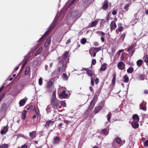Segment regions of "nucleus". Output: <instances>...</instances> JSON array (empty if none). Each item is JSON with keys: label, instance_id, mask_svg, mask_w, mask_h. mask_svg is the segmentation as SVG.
I'll use <instances>...</instances> for the list:
<instances>
[{"label": "nucleus", "instance_id": "1", "mask_svg": "<svg viewBox=\"0 0 148 148\" xmlns=\"http://www.w3.org/2000/svg\"><path fill=\"white\" fill-rule=\"evenodd\" d=\"M50 103L54 109L58 110L62 108L61 101L57 99H51Z\"/></svg>", "mask_w": 148, "mask_h": 148}, {"label": "nucleus", "instance_id": "2", "mask_svg": "<svg viewBox=\"0 0 148 148\" xmlns=\"http://www.w3.org/2000/svg\"><path fill=\"white\" fill-rule=\"evenodd\" d=\"M54 121H52L51 120L47 121L44 126L47 129H49L54 125Z\"/></svg>", "mask_w": 148, "mask_h": 148}, {"label": "nucleus", "instance_id": "3", "mask_svg": "<svg viewBox=\"0 0 148 148\" xmlns=\"http://www.w3.org/2000/svg\"><path fill=\"white\" fill-rule=\"evenodd\" d=\"M60 141V137L59 136H57L53 138L52 142L53 144L54 145H58L59 144Z\"/></svg>", "mask_w": 148, "mask_h": 148}, {"label": "nucleus", "instance_id": "4", "mask_svg": "<svg viewBox=\"0 0 148 148\" xmlns=\"http://www.w3.org/2000/svg\"><path fill=\"white\" fill-rule=\"evenodd\" d=\"M117 66L118 69L121 70H123L125 68V64L122 61L118 62L117 64Z\"/></svg>", "mask_w": 148, "mask_h": 148}, {"label": "nucleus", "instance_id": "5", "mask_svg": "<svg viewBox=\"0 0 148 148\" xmlns=\"http://www.w3.org/2000/svg\"><path fill=\"white\" fill-rule=\"evenodd\" d=\"M97 34H99L101 36V39L102 42H103L105 41V38L103 36L105 35V33L104 32L101 31H98L96 32Z\"/></svg>", "mask_w": 148, "mask_h": 148}, {"label": "nucleus", "instance_id": "6", "mask_svg": "<svg viewBox=\"0 0 148 148\" xmlns=\"http://www.w3.org/2000/svg\"><path fill=\"white\" fill-rule=\"evenodd\" d=\"M68 96V94L66 93L65 91L64 90L59 95V97L60 99H65Z\"/></svg>", "mask_w": 148, "mask_h": 148}, {"label": "nucleus", "instance_id": "7", "mask_svg": "<svg viewBox=\"0 0 148 148\" xmlns=\"http://www.w3.org/2000/svg\"><path fill=\"white\" fill-rule=\"evenodd\" d=\"M103 107V104L102 103L100 105L95 107L94 111L95 114L97 113L99 111H100L102 108Z\"/></svg>", "mask_w": 148, "mask_h": 148}, {"label": "nucleus", "instance_id": "8", "mask_svg": "<svg viewBox=\"0 0 148 148\" xmlns=\"http://www.w3.org/2000/svg\"><path fill=\"white\" fill-rule=\"evenodd\" d=\"M95 103H95L91 101L90 104L87 110V112H89L93 108V107L95 106Z\"/></svg>", "mask_w": 148, "mask_h": 148}, {"label": "nucleus", "instance_id": "9", "mask_svg": "<svg viewBox=\"0 0 148 148\" xmlns=\"http://www.w3.org/2000/svg\"><path fill=\"white\" fill-rule=\"evenodd\" d=\"M110 26V30L112 31V30L114 29L116 27L115 22L114 21H112L111 22Z\"/></svg>", "mask_w": 148, "mask_h": 148}, {"label": "nucleus", "instance_id": "10", "mask_svg": "<svg viewBox=\"0 0 148 148\" xmlns=\"http://www.w3.org/2000/svg\"><path fill=\"white\" fill-rule=\"evenodd\" d=\"M134 121H132L131 122V124L132 125V127L135 129L137 128L139 126V124L138 123Z\"/></svg>", "mask_w": 148, "mask_h": 148}, {"label": "nucleus", "instance_id": "11", "mask_svg": "<svg viewBox=\"0 0 148 148\" xmlns=\"http://www.w3.org/2000/svg\"><path fill=\"white\" fill-rule=\"evenodd\" d=\"M36 131H33L29 133V136L32 139L35 138L36 136Z\"/></svg>", "mask_w": 148, "mask_h": 148}, {"label": "nucleus", "instance_id": "12", "mask_svg": "<svg viewBox=\"0 0 148 148\" xmlns=\"http://www.w3.org/2000/svg\"><path fill=\"white\" fill-rule=\"evenodd\" d=\"M8 130V126L7 125L4 127L3 130L1 131V134L2 135L5 134Z\"/></svg>", "mask_w": 148, "mask_h": 148}, {"label": "nucleus", "instance_id": "13", "mask_svg": "<svg viewBox=\"0 0 148 148\" xmlns=\"http://www.w3.org/2000/svg\"><path fill=\"white\" fill-rule=\"evenodd\" d=\"M108 7V2L105 1L104 2V3L103 5L102 8L104 10H107Z\"/></svg>", "mask_w": 148, "mask_h": 148}, {"label": "nucleus", "instance_id": "14", "mask_svg": "<svg viewBox=\"0 0 148 148\" xmlns=\"http://www.w3.org/2000/svg\"><path fill=\"white\" fill-rule=\"evenodd\" d=\"M133 120L136 122H138L139 121V117L137 114H134L132 116Z\"/></svg>", "mask_w": 148, "mask_h": 148}, {"label": "nucleus", "instance_id": "15", "mask_svg": "<svg viewBox=\"0 0 148 148\" xmlns=\"http://www.w3.org/2000/svg\"><path fill=\"white\" fill-rule=\"evenodd\" d=\"M93 1L92 0H83V3L84 4H86L88 7L89 5L92 3Z\"/></svg>", "mask_w": 148, "mask_h": 148}, {"label": "nucleus", "instance_id": "16", "mask_svg": "<svg viewBox=\"0 0 148 148\" xmlns=\"http://www.w3.org/2000/svg\"><path fill=\"white\" fill-rule=\"evenodd\" d=\"M27 111L26 110H24L23 111L21 115V118L23 120H25L26 118V114Z\"/></svg>", "mask_w": 148, "mask_h": 148}, {"label": "nucleus", "instance_id": "17", "mask_svg": "<svg viewBox=\"0 0 148 148\" xmlns=\"http://www.w3.org/2000/svg\"><path fill=\"white\" fill-rule=\"evenodd\" d=\"M26 101V100L24 99L21 100L19 102V104L20 107L24 106Z\"/></svg>", "mask_w": 148, "mask_h": 148}, {"label": "nucleus", "instance_id": "18", "mask_svg": "<svg viewBox=\"0 0 148 148\" xmlns=\"http://www.w3.org/2000/svg\"><path fill=\"white\" fill-rule=\"evenodd\" d=\"M51 37L49 36L47 39L45 43V45L47 47L50 43L51 41Z\"/></svg>", "mask_w": 148, "mask_h": 148}, {"label": "nucleus", "instance_id": "19", "mask_svg": "<svg viewBox=\"0 0 148 148\" xmlns=\"http://www.w3.org/2000/svg\"><path fill=\"white\" fill-rule=\"evenodd\" d=\"M116 74H114L113 75V77L112 82V85L114 86H115V81L116 79Z\"/></svg>", "mask_w": 148, "mask_h": 148}, {"label": "nucleus", "instance_id": "20", "mask_svg": "<svg viewBox=\"0 0 148 148\" xmlns=\"http://www.w3.org/2000/svg\"><path fill=\"white\" fill-rule=\"evenodd\" d=\"M98 23V21H94L92 22L91 24H89V27H93L96 25Z\"/></svg>", "mask_w": 148, "mask_h": 148}, {"label": "nucleus", "instance_id": "21", "mask_svg": "<svg viewBox=\"0 0 148 148\" xmlns=\"http://www.w3.org/2000/svg\"><path fill=\"white\" fill-rule=\"evenodd\" d=\"M108 132L106 128L103 129L101 131V134L105 135H107L108 134Z\"/></svg>", "mask_w": 148, "mask_h": 148}, {"label": "nucleus", "instance_id": "22", "mask_svg": "<svg viewBox=\"0 0 148 148\" xmlns=\"http://www.w3.org/2000/svg\"><path fill=\"white\" fill-rule=\"evenodd\" d=\"M69 53L68 51H66L65 53L62 55V57L64 60H66L67 58Z\"/></svg>", "mask_w": 148, "mask_h": 148}, {"label": "nucleus", "instance_id": "23", "mask_svg": "<svg viewBox=\"0 0 148 148\" xmlns=\"http://www.w3.org/2000/svg\"><path fill=\"white\" fill-rule=\"evenodd\" d=\"M143 60L146 63V64L148 65V56L147 55L144 56Z\"/></svg>", "mask_w": 148, "mask_h": 148}, {"label": "nucleus", "instance_id": "24", "mask_svg": "<svg viewBox=\"0 0 148 148\" xmlns=\"http://www.w3.org/2000/svg\"><path fill=\"white\" fill-rule=\"evenodd\" d=\"M124 82L125 83H128L129 81V78L128 75L125 74L123 77Z\"/></svg>", "mask_w": 148, "mask_h": 148}, {"label": "nucleus", "instance_id": "25", "mask_svg": "<svg viewBox=\"0 0 148 148\" xmlns=\"http://www.w3.org/2000/svg\"><path fill=\"white\" fill-rule=\"evenodd\" d=\"M140 109L142 110H143L145 111L146 110V106L145 104H143V103H141L140 106Z\"/></svg>", "mask_w": 148, "mask_h": 148}, {"label": "nucleus", "instance_id": "26", "mask_svg": "<svg viewBox=\"0 0 148 148\" xmlns=\"http://www.w3.org/2000/svg\"><path fill=\"white\" fill-rule=\"evenodd\" d=\"M134 71V69L133 67H130L127 70V72L128 73H132Z\"/></svg>", "mask_w": 148, "mask_h": 148}, {"label": "nucleus", "instance_id": "27", "mask_svg": "<svg viewBox=\"0 0 148 148\" xmlns=\"http://www.w3.org/2000/svg\"><path fill=\"white\" fill-rule=\"evenodd\" d=\"M106 65V64H103L102 66V67L100 68V70L103 71H105L107 68Z\"/></svg>", "mask_w": 148, "mask_h": 148}, {"label": "nucleus", "instance_id": "28", "mask_svg": "<svg viewBox=\"0 0 148 148\" xmlns=\"http://www.w3.org/2000/svg\"><path fill=\"white\" fill-rule=\"evenodd\" d=\"M143 63V61L141 60H139L136 62L137 65L139 66H140L142 65Z\"/></svg>", "mask_w": 148, "mask_h": 148}, {"label": "nucleus", "instance_id": "29", "mask_svg": "<svg viewBox=\"0 0 148 148\" xmlns=\"http://www.w3.org/2000/svg\"><path fill=\"white\" fill-rule=\"evenodd\" d=\"M53 85V83L52 81H50L48 82L47 85V88H50Z\"/></svg>", "mask_w": 148, "mask_h": 148}, {"label": "nucleus", "instance_id": "30", "mask_svg": "<svg viewBox=\"0 0 148 148\" xmlns=\"http://www.w3.org/2000/svg\"><path fill=\"white\" fill-rule=\"evenodd\" d=\"M42 48H40L39 49H38L36 52L35 55V56H37L38 54H40L41 52H42Z\"/></svg>", "mask_w": 148, "mask_h": 148}, {"label": "nucleus", "instance_id": "31", "mask_svg": "<svg viewBox=\"0 0 148 148\" xmlns=\"http://www.w3.org/2000/svg\"><path fill=\"white\" fill-rule=\"evenodd\" d=\"M30 70V68L29 66H27L26 69L25 71V75H27Z\"/></svg>", "mask_w": 148, "mask_h": 148}, {"label": "nucleus", "instance_id": "32", "mask_svg": "<svg viewBox=\"0 0 148 148\" xmlns=\"http://www.w3.org/2000/svg\"><path fill=\"white\" fill-rule=\"evenodd\" d=\"M87 73L88 75L90 77H92L93 75L92 72L90 70H87Z\"/></svg>", "mask_w": 148, "mask_h": 148}, {"label": "nucleus", "instance_id": "33", "mask_svg": "<svg viewBox=\"0 0 148 148\" xmlns=\"http://www.w3.org/2000/svg\"><path fill=\"white\" fill-rule=\"evenodd\" d=\"M92 48L93 50L97 52H98L101 50V48L100 47H93Z\"/></svg>", "mask_w": 148, "mask_h": 148}, {"label": "nucleus", "instance_id": "34", "mask_svg": "<svg viewBox=\"0 0 148 148\" xmlns=\"http://www.w3.org/2000/svg\"><path fill=\"white\" fill-rule=\"evenodd\" d=\"M97 98L98 96L97 95H95L91 101L93 102L96 103Z\"/></svg>", "mask_w": 148, "mask_h": 148}, {"label": "nucleus", "instance_id": "35", "mask_svg": "<svg viewBox=\"0 0 148 148\" xmlns=\"http://www.w3.org/2000/svg\"><path fill=\"white\" fill-rule=\"evenodd\" d=\"M8 145L6 144L0 145V148H8Z\"/></svg>", "mask_w": 148, "mask_h": 148}, {"label": "nucleus", "instance_id": "36", "mask_svg": "<svg viewBox=\"0 0 148 148\" xmlns=\"http://www.w3.org/2000/svg\"><path fill=\"white\" fill-rule=\"evenodd\" d=\"M130 5L129 3H127L125 5L124 9L126 11H127L129 10V7Z\"/></svg>", "mask_w": 148, "mask_h": 148}, {"label": "nucleus", "instance_id": "37", "mask_svg": "<svg viewBox=\"0 0 148 148\" xmlns=\"http://www.w3.org/2000/svg\"><path fill=\"white\" fill-rule=\"evenodd\" d=\"M33 111L35 112L37 116V118H38L39 116L38 112L37 111V109L35 106L33 108Z\"/></svg>", "mask_w": 148, "mask_h": 148}, {"label": "nucleus", "instance_id": "38", "mask_svg": "<svg viewBox=\"0 0 148 148\" xmlns=\"http://www.w3.org/2000/svg\"><path fill=\"white\" fill-rule=\"evenodd\" d=\"M116 142L119 144H121V140L119 138H117L116 140Z\"/></svg>", "mask_w": 148, "mask_h": 148}, {"label": "nucleus", "instance_id": "39", "mask_svg": "<svg viewBox=\"0 0 148 148\" xmlns=\"http://www.w3.org/2000/svg\"><path fill=\"white\" fill-rule=\"evenodd\" d=\"M111 113L109 112L107 116V118L108 120V121H110V119L111 117Z\"/></svg>", "mask_w": 148, "mask_h": 148}, {"label": "nucleus", "instance_id": "40", "mask_svg": "<svg viewBox=\"0 0 148 148\" xmlns=\"http://www.w3.org/2000/svg\"><path fill=\"white\" fill-rule=\"evenodd\" d=\"M63 78L65 80H67L68 79V77L66 74L64 73L63 74Z\"/></svg>", "mask_w": 148, "mask_h": 148}, {"label": "nucleus", "instance_id": "41", "mask_svg": "<svg viewBox=\"0 0 148 148\" xmlns=\"http://www.w3.org/2000/svg\"><path fill=\"white\" fill-rule=\"evenodd\" d=\"M126 33H123V34L121 36V39L122 40V41H123L124 39V38L126 36Z\"/></svg>", "mask_w": 148, "mask_h": 148}, {"label": "nucleus", "instance_id": "42", "mask_svg": "<svg viewBox=\"0 0 148 148\" xmlns=\"http://www.w3.org/2000/svg\"><path fill=\"white\" fill-rule=\"evenodd\" d=\"M81 43L82 44H84L86 42V40L85 38H83L81 40Z\"/></svg>", "mask_w": 148, "mask_h": 148}, {"label": "nucleus", "instance_id": "43", "mask_svg": "<svg viewBox=\"0 0 148 148\" xmlns=\"http://www.w3.org/2000/svg\"><path fill=\"white\" fill-rule=\"evenodd\" d=\"M33 109V107L31 106L27 109V110L30 112H31Z\"/></svg>", "mask_w": 148, "mask_h": 148}, {"label": "nucleus", "instance_id": "44", "mask_svg": "<svg viewBox=\"0 0 148 148\" xmlns=\"http://www.w3.org/2000/svg\"><path fill=\"white\" fill-rule=\"evenodd\" d=\"M57 99L56 97V93L55 91H53L52 94V97L51 99Z\"/></svg>", "mask_w": 148, "mask_h": 148}, {"label": "nucleus", "instance_id": "45", "mask_svg": "<svg viewBox=\"0 0 148 148\" xmlns=\"http://www.w3.org/2000/svg\"><path fill=\"white\" fill-rule=\"evenodd\" d=\"M123 27L122 26H119L118 28V29L119 32H121L123 30Z\"/></svg>", "mask_w": 148, "mask_h": 148}, {"label": "nucleus", "instance_id": "46", "mask_svg": "<svg viewBox=\"0 0 148 148\" xmlns=\"http://www.w3.org/2000/svg\"><path fill=\"white\" fill-rule=\"evenodd\" d=\"M110 17V12L108 13L106 18V20L108 21L109 20Z\"/></svg>", "mask_w": 148, "mask_h": 148}, {"label": "nucleus", "instance_id": "47", "mask_svg": "<svg viewBox=\"0 0 148 148\" xmlns=\"http://www.w3.org/2000/svg\"><path fill=\"white\" fill-rule=\"evenodd\" d=\"M138 77L140 80H143L144 79V77L141 74H140L138 76Z\"/></svg>", "mask_w": 148, "mask_h": 148}, {"label": "nucleus", "instance_id": "48", "mask_svg": "<svg viewBox=\"0 0 148 148\" xmlns=\"http://www.w3.org/2000/svg\"><path fill=\"white\" fill-rule=\"evenodd\" d=\"M134 47V46L133 45H131L128 48L127 51H129L130 50L132 49H133Z\"/></svg>", "mask_w": 148, "mask_h": 148}, {"label": "nucleus", "instance_id": "49", "mask_svg": "<svg viewBox=\"0 0 148 148\" xmlns=\"http://www.w3.org/2000/svg\"><path fill=\"white\" fill-rule=\"evenodd\" d=\"M93 79H94L93 77H91V85L92 86H94V82Z\"/></svg>", "mask_w": 148, "mask_h": 148}, {"label": "nucleus", "instance_id": "50", "mask_svg": "<svg viewBox=\"0 0 148 148\" xmlns=\"http://www.w3.org/2000/svg\"><path fill=\"white\" fill-rule=\"evenodd\" d=\"M61 106L65 107L66 106V103L64 101H61Z\"/></svg>", "mask_w": 148, "mask_h": 148}, {"label": "nucleus", "instance_id": "51", "mask_svg": "<svg viewBox=\"0 0 148 148\" xmlns=\"http://www.w3.org/2000/svg\"><path fill=\"white\" fill-rule=\"evenodd\" d=\"M5 95V93H3L0 96V102L2 101L3 98L4 97Z\"/></svg>", "mask_w": 148, "mask_h": 148}, {"label": "nucleus", "instance_id": "52", "mask_svg": "<svg viewBox=\"0 0 148 148\" xmlns=\"http://www.w3.org/2000/svg\"><path fill=\"white\" fill-rule=\"evenodd\" d=\"M124 54L123 53L122 54L121 56L120 57V59L121 61H123L124 58Z\"/></svg>", "mask_w": 148, "mask_h": 148}, {"label": "nucleus", "instance_id": "53", "mask_svg": "<svg viewBox=\"0 0 148 148\" xmlns=\"http://www.w3.org/2000/svg\"><path fill=\"white\" fill-rule=\"evenodd\" d=\"M28 147V145L27 143L24 144V145H22L21 148H27Z\"/></svg>", "mask_w": 148, "mask_h": 148}, {"label": "nucleus", "instance_id": "54", "mask_svg": "<svg viewBox=\"0 0 148 148\" xmlns=\"http://www.w3.org/2000/svg\"><path fill=\"white\" fill-rule=\"evenodd\" d=\"M144 145L145 147L148 146V140H147L144 142Z\"/></svg>", "mask_w": 148, "mask_h": 148}, {"label": "nucleus", "instance_id": "55", "mask_svg": "<svg viewBox=\"0 0 148 148\" xmlns=\"http://www.w3.org/2000/svg\"><path fill=\"white\" fill-rule=\"evenodd\" d=\"M42 84V79L41 78H40L39 79V85L41 86Z\"/></svg>", "mask_w": 148, "mask_h": 148}, {"label": "nucleus", "instance_id": "56", "mask_svg": "<svg viewBox=\"0 0 148 148\" xmlns=\"http://www.w3.org/2000/svg\"><path fill=\"white\" fill-rule=\"evenodd\" d=\"M117 12L116 10H113L112 12V14L113 15H115L117 14Z\"/></svg>", "mask_w": 148, "mask_h": 148}, {"label": "nucleus", "instance_id": "57", "mask_svg": "<svg viewBox=\"0 0 148 148\" xmlns=\"http://www.w3.org/2000/svg\"><path fill=\"white\" fill-rule=\"evenodd\" d=\"M96 63V61L95 59H93L92 60V64L93 65H95Z\"/></svg>", "mask_w": 148, "mask_h": 148}, {"label": "nucleus", "instance_id": "58", "mask_svg": "<svg viewBox=\"0 0 148 148\" xmlns=\"http://www.w3.org/2000/svg\"><path fill=\"white\" fill-rule=\"evenodd\" d=\"M95 83L96 84H97L99 82V79L98 78H96L95 80Z\"/></svg>", "mask_w": 148, "mask_h": 148}, {"label": "nucleus", "instance_id": "59", "mask_svg": "<svg viewBox=\"0 0 148 148\" xmlns=\"http://www.w3.org/2000/svg\"><path fill=\"white\" fill-rule=\"evenodd\" d=\"M49 30H48L46 32L45 34L43 35V36L45 37L46 35H47L48 34Z\"/></svg>", "mask_w": 148, "mask_h": 148}, {"label": "nucleus", "instance_id": "60", "mask_svg": "<svg viewBox=\"0 0 148 148\" xmlns=\"http://www.w3.org/2000/svg\"><path fill=\"white\" fill-rule=\"evenodd\" d=\"M75 0H72L71 2L70 3V5L71 6V5L72 4L74 3L75 2Z\"/></svg>", "mask_w": 148, "mask_h": 148}, {"label": "nucleus", "instance_id": "61", "mask_svg": "<svg viewBox=\"0 0 148 148\" xmlns=\"http://www.w3.org/2000/svg\"><path fill=\"white\" fill-rule=\"evenodd\" d=\"M44 37V36H43L42 37H41L38 40V42H40L42 41Z\"/></svg>", "mask_w": 148, "mask_h": 148}, {"label": "nucleus", "instance_id": "62", "mask_svg": "<svg viewBox=\"0 0 148 148\" xmlns=\"http://www.w3.org/2000/svg\"><path fill=\"white\" fill-rule=\"evenodd\" d=\"M123 51V50H119L118 52V55H120V53L122 52Z\"/></svg>", "mask_w": 148, "mask_h": 148}, {"label": "nucleus", "instance_id": "63", "mask_svg": "<svg viewBox=\"0 0 148 148\" xmlns=\"http://www.w3.org/2000/svg\"><path fill=\"white\" fill-rule=\"evenodd\" d=\"M94 45L95 46H98L99 43L97 42H95L94 43Z\"/></svg>", "mask_w": 148, "mask_h": 148}, {"label": "nucleus", "instance_id": "64", "mask_svg": "<svg viewBox=\"0 0 148 148\" xmlns=\"http://www.w3.org/2000/svg\"><path fill=\"white\" fill-rule=\"evenodd\" d=\"M64 122L66 123V124H68L69 123V121L67 120H64Z\"/></svg>", "mask_w": 148, "mask_h": 148}]
</instances>
